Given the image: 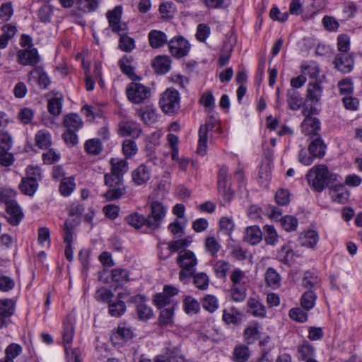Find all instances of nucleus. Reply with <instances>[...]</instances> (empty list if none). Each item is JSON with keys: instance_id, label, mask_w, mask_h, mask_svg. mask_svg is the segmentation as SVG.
I'll return each instance as SVG.
<instances>
[{"instance_id": "obj_59", "label": "nucleus", "mask_w": 362, "mask_h": 362, "mask_svg": "<svg viewBox=\"0 0 362 362\" xmlns=\"http://www.w3.org/2000/svg\"><path fill=\"white\" fill-rule=\"evenodd\" d=\"M231 298L234 301L242 302L246 298V288L245 286H232L230 288Z\"/></svg>"}, {"instance_id": "obj_45", "label": "nucleus", "mask_w": 362, "mask_h": 362, "mask_svg": "<svg viewBox=\"0 0 362 362\" xmlns=\"http://www.w3.org/2000/svg\"><path fill=\"white\" fill-rule=\"evenodd\" d=\"M76 5L83 12H92L98 7L99 0H76Z\"/></svg>"}, {"instance_id": "obj_7", "label": "nucleus", "mask_w": 362, "mask_h": 362, "mask_svg": "<svg viewBox=\"0 0 362 362\" xmlns=\"http://www.w3.org/2000/svg\"><path fill=\"white\" fill-rule=\"evenodd\" d=\"M216 122V118L213 116H211L206 120L205 124L201 125L199 127L197 153L202 156H204L206 154L208 132L214 128Z\"/></svg>"}, {"instance_id": "obj_57", "label": "nucleus", "mask_w": 362, "mask_h": 362, "mask_svg": "<svg viewBox=\"0 0 362 362\" xmlns=\"http://www.w3.org/2000/svg\"><path fill=\"white\" fill-rule=\"evenodd\" d=\"M230 280L233 286H244L245 284V273L240 269H235L232 271L230 274Z\"/></svg>"}, {"instance_id": "obj_63", "label": "nucleus", "mask_w": 362, "mask_h": 362, "mask_svg": "<svg viewBox=\"0 0 362 362\" xmlns=\"http://www.w3.org/2000/svg\"><path fill=\"white\" fill-rule=\"evenodd\" d=\"M289 317L298 322H305L308 320V314L300 308H293L289 311Z\"/></svg>"}, {"instance_id": "obj_47", "label": "nucleus", "mask_w": 362, "mask_h": 362, "mask_svg": "<svg viewBox=\"0 0 362 362\" xmlns=\"http://www.w3.org/2000/svg\"><path fill=\"white\" fill-rule=\"evenodd\" d=\"M183 305L184 310L187 314H196L200 309L199 303L192 296H187L183 300Z\"/></svg>"}, {"instance_id": "obj_33", "label": "nucleus", "mask_w": 362, "mask_h": 362, "mask_svg": "<svg viewBox=\"0 0 362 362\" xmlns=\"http://www.w3.org/2000/svg\"><path fill=\"white\" fill-rule=\"evenodd\" d=\"M39 187V182L22 177L21 182L19 185V189L21 192L28 196H33L37 192Z\"/></svg>"}, {"instance_id": "obj_62", "label": "nucleus", "mask_w": 362, "mask_h": 362, "mask_svg": "<svg viewBox=\"0 0 362 362\" xmlns=\"http://www.w3.org/2000/svg\"><path fill=\"white\" fill-rule=\"evenodd\" d=\"M258 328L256 326H249L244 332V339L247 344H251L255 341L258 337Z\"/></svg>"}, {"instance_id": "obj_35", "label": "nucleus", "mask_w": 362, "mask_h": 362, "mask_svg": "<svg viewBox=\"0 0 362 362\" xmlns=\"http://www.w3.org/2000/svg\"><path fill=\"white\" fill-rule=\"evenodd\" d=\"M317 294L313 290L305 291L300 298V305L306 310H311L315 305Z\"/></svg>"}, {"instance_id": "obj_36", "label": "nucleus", "mask_w": 362, "mask_h": 362, "mask_svg": "<svg viewBox=\"0 0 362 362\" xmlns=\"http://www.w3.org/2000/svg\"><path fill=\"white\" fill-rule=\"evenodd\" d=\"M174 308L175 304H173L160 311L158 320L161 326L165 327L173 323Z\"/></svg>"}, {"instance_id": "obj_25", "label": "nucleus", "mask_w": 362, "mask_h": 362, "mask_svg": "<svg viewBox=\"0 0 362 362\" xmlns=\"http://www.w3.org/2000/svg\"><path fill=\"white\" fill-rule=\"evenodd\" d=\"M300 245L307 247H314L319 240V235L317 231L309 230L301 233L298 238Z\"/></svg>"}, {"instance_id": "obj_27", "label": "nucleus", "mask_w": 362, "mask_h": 362, "mask_svg": "<svg viewBox=\"0 0 362 362\" xmlns=\"http://www.w3.org/2000/svg\"><path fill=\"white\" fill-rule=\"evenodd\" d=\"M244 240L250 245H257L262 240V232L257 226H249L245 230Z\"/></svg>"}, {"instance_id": "obj_23", "label": "nucleus", "mask_w": 362, "mask_h": 362, "mask_svg": "<svg viewBox=\"0 0 362 362\" xmlns=\"http://www.w3.org/2000/svg\"><path fill=\"white\" fill-rule=\"evenodd\" d=\"M250 355V351L247 345L243 344H238L233 349L231 360L233 362H247Z\"/></svg>"}, {"instance_id": "obj_21", "label": "nucleus", "mask_w": 362, "mask_h": 362, "mask_svg": "<svg viewBox=\"0 0 362 362\" xmlns=\"http://www.w3.org/2000/svg\"><path fill=\"white\" fill-rule=\"evenodd\" d=\"M320 285V279L315 272L306 271L303 276L301 286L304 288L314 291Z\"/></svg>"}, {"instance_id": "obj_51", "label": "nucleus", "mask_w": 362, "mask_h": 362, "mask_svg": "<svg viewBox=\"0 0 362 362\" xmlns=\"http://www.w3.org/2000/svg\"><path fill=\"white\" fill-rule=\"evenodd\" d=\"M204 246L207 252L215 256L221 248V245L214 237L209 236L206 238Z\"/></svg>"}, {"instance_id": "obj_60", "label": "nucleus", "mask_w": 362, "mask_h": 362, "mask_svg": "<svg viewBox=\"0 0 362 362\" xmlns=\"http://www.w3.org/2000/svg\"><path fill=\"white\" fill-rule=\"evenodd\" d=\"M14 312V304L11 299L0 300V313L6 317H10Z\"/></svg>"}, {"instance_id": "obj_61", "label": "nucleus", "mask_w": 362, "mask_h": 362, "mask_svg": "<svg viewBox=\"0 0 362 362\" xmlns=\"http://www.w3.org/2000/svg\"><path fill=\"white\" fill-rule=\"evenodd\" d=\"M153 303L158 308H162L168 305L174 304L173 300L167 296L164 292L156 293L153 297Z\"/></svg>"}, {"instance_id": "obj_32", "label": "nucleus", "mask_w": 362, "mask_h": 362, "mask_svg": "<svg viewBox=\"0 0 362 362\" xmlns=\"http://www.w3.org/2000/svg\"><path fill=\"white\" fill-rule=\"evenodd\" d=\"M126 312L124 301L121 300H111L108 303V313L114 317H119Z\"/></svg>"}, {"instance_id": "obj_50", "label": "nucleus", "mask_w": 362, "mask_h": 362, "mask_svg": "<svg viewBox=\"0 0 362 362\" xmlns=\"http://www.w3.org/2000/svg\"><path fill=\"white\" fill-rule=\"evenodd\" d=\"M126 219L127 223L135 228H140L144 225L147 226V218L137 213L128 216Z\"/></svg>"}, {"instance_id": "obj_28", "label": "nucleus", "mask_w": 362, "mask_h": 362, "mask_svg": "<svg viewBox=\"0 0 362 362\" xmlns=\"http://www.w3.org/2000/svg\"><path fill=\"white\" fill-rule=\"evenodd\" d=\"M227 173L228 170L226 168H222L219 170L218 173V191L221 194L226 200L229 201L232 197V193L229 189H227Z\"/></svg>"}, {"instance_id": "obj_26", "label": "nucleus", "mask_w": 362, "mask_h": 362, "mask_svg": "<svg viewBox=\"0 0 362 362\" xmlns=\"http://www.w3.org/2000/svg\"><path fill=\"white\" fill-rule=\"evenodd\" d=\"M247 312L255 317H264L266 316L265 306L257 299L250 298L247 303Z\"/></svg>"}, {"instance_id": "obj_64", "label": "nucleus", "mask_w": 362, "mask_h": 362, "mask_svg": "<svg viewBox=\"0 0 362 362\" xmlns=\"http://www.w3.org/2000/svg\"><path fill=\"white\" fill-rule=\"evenodd\" d=\"M302 74L305 76L308 75L311 78H316L319 74L318 66L315 63L303 64L301 66Z\"/></svg>"}, {"instance_id": "obj_12", "label": "nucleus", "mask_w": 362, "mask_h": 362, "mask_svg": "<svg viewBox=\"0 0 362 362\" xmlns=\"http://www.w3.org/2000/svg\"><path fill=\"white\" fill-rule=\"evenodd\" d=\"M117 132L121 136L138 138L141 133V129L136 122L124 119L118 123Z\"/></svg>"}, {"instance_id": "obj_42", "label": "nucleus", "mask_w": 362, "mask_h": 362, "mask_svg": "<svg viewBox=\"0 0 362 362\" xmlns=\"http://www.w3.org/2000/svg\"><path fill=\"white\" fill-rule=\"evenodd\" d=\"M33 74L38 75V84L40 87L43 89L47 88L51 81L47 74L43 71V68L42 66H35L29 74L31 76Z\"/></svg>"}, {"instance_id": "obj_9", "label": "nucleus", "mask_w": 362, "mask_h": 362, "mask_svg": "<svg viewBox=\"0 0 362 362\" xmlns=\"http://www.w3.org/2000/svg\"><path fill=\"white\" fill-rule=\"evenodd\" d=\"M122 12V6H117L106 14L110 28L118 35H122V32H125L127 29V24L121 21Z\"/></svg>"}, {"instance_id": "obj_38", "label": "nucleus", "mask_w": 362, "mask_h": 362, "mask_svg": "<svg viewBox=\"0 0 362 362\" xmlns=\"http://www.w3.org/2000/svg\"><path fill=\"white\" fill-rule=\"evenodd\" d=\"M223 320L226 324H236L240 320V313L235 307L223 310Z\"/></svg>"}, {"instance_id": "obj_22", "label": "nucleus", "mask_w": 362, "mask_h": 362, "mask_svg": "<svg viewBox=\"0 0 362 362\" xmlns=\"http://www.w3.org/2000/svg\"><path fill=\"white\" fill-rule=\"evenodd\" d=\"M148 38L150 46L153 49L160 48L168 42L165 33L158 30H151L148 35Z\"/></svg>"}, {"instance_id": "obj_54", "label": "nucleus", "mask_w": 362, "mask_h": 362, "mask_svg": "<svg viewBox=\"0 0 362 362\" xmlns=\"http://www.w3.org/2000/svg\"><path fill=\"white\" fill-rule=\"evenodd\" d=\"M298 358L301 360L307 361L308 358H313L314 354L313 347L308 342H304L298 349Z\"/></svg>"}, {"instance_id": "obj_52", "label": "nucleus", "mask_w": 362, "mask_h": 362, "mask_svg": "<svg viewBox=\"0 0 362 362\" xmlns=\"http://www.w3.org/2000/svg\"><path fill=\"white\" fill-rule=\"evenodd\" d=\"M27 179H30L37 182L42 179V170L36 165H28L25 170V176Z\"/></svg>"}, {"instance_id": "obj_1", "label": "nucleus", "mask_w": 362, "mask_h": 362, "mask_svg": "<svg viewBox=\"0 0 362 362\" xmlns=\"http://www.w3.org/2000/svg\"><path fill=\"white\" fill-rule=\"evenodd\" d=\"M306 177L315 192H322L331 182L337 180V175L329 171L326 165L320 164L310 168Z\"/></svg>"}, {"instance_id": "obj_6", "label": "nucleus", "mask_w": 362, "mask_h": 362, "mask_svg": "<svg viewBox=\"0 0 362 362\" xmlns=\"http://www.w3.org/2000/svg\"><path fill=\"white\" fill-rule=\"evenodd\" d=\"M126 94L129 101L139 104L151 97V89L140 83L132 82L127 86Z\"/></svg>"}, {"instance_id": "obj_37", "label": "nucleus", "mask_w": 362, "mask_h": 362, "mask_svg": "<svg viewBox=\"0 0 362 362\" xmlns=\"http://www.w3.org/2000/svg\"><path fill=\"white\" fill-rule=\"evenodd\" d=\"M265 280L267 285L273 288H277L281 285V277L279 274L272 267L267 269Z\"/></svg>"}, {"instance_id": "obj_15", "label": "nucleus", "mask_w": 362, "mask_h": 362, "mask_svg": "<svg viewBox=\"0 0 362 362\" xmlns=\"http://www.w3.org/2000/svg\"><path fill=\"white\" fill-rule=\"evenodd\" d=\"M334 64L339 71L347 74L353 69L354 61L349 54L339 53L336 55Z\"/></svg>"}, {"instance_id": "obj_5", "label": "nucleus", "mask_w": 362, "mask_h": 362, "mask_svg": "<svg viewBox=\"0 0 362 362\" xmlns=\"http://www.w3.org/2000/svg\"><path fill=\"white\" fill-rule=\"evenodd\" d=\"M180 94L174 88H168L159 101L162 110L166 114H174L180 109Z\"/></svg>"}, {"instance_id": "obj_40", "label": "nucleus", "mask_w": 362, "mask_h": 362, "mask_svg": "<svg viewBox=\"0 0 362 362\" xmlns=\"http://www.w3.org/2000/svg\"><path fill=\"white\" fill-rule=\"evenodd\" d=\"M122 153L126 158H131L138 152V147L134 140L125 139L122 142Z\"/></svg>"}, {"instance_id": "obj_19", "label": "nucleus", "mask_w": 362, "mask_h": 362, "mask_svg": "<svg viewBox=\"0 0 362 362\" xmlns=\"http://www.w3.org/2000/svg\"><path fill=\"white\" fill-rule=\"evenodd\" d=\"M329 194L333 202L345 204L349 197V192L346 189L344 185H335L330 187Z\"/></svg>"}, {"instance_id": "obj_55", "label": "nucleus", "mask_w": 362, "mask_h": 362, "mask_svg": "<svg viewBox=\"0 0 362 362\" xmlns=\"http://www.w3.org/2000/svg\"><path fill=\"white\" fill-rule=\"evenodd\" d=\"M125 32H122L120 35L119 46L122 51L131 52L134 47V40L133 38L125 35Z\"/></svg>"}, {"instance_id": "obj_48", "label": "nucleus", "mask_w": 362, "mask_h": 362, "mask_svg": "<svg viewBox=\"0 0 362 362\" xmlns=\"http://www.w3.org/2000/svg\"><path fill=\"white\" fill-rule=\"evenodd\" d=\"M63 98L55 97L48 100L47 108L49 112L54 116H57L61 114L62 108Z\"/></svg>"}, {"instance_id": "obj_11", "label": "nucleus", "mask_w": 362, "mask_h": 362, "mask_svg": "<svg viewBox=\"0 0 362 362\" xmlns=\"http://www.w3.org/2000/svg\"><path fill=\"white\" fill-rule=\"evenodd\" d=\"M17 61L23 66H32L34 68L38 66L37 64L41 60L36 48L20 49L17 52Z\"/></svg>"}, {"instance_id": "obj_39", "label": "nucleus", "mask_w": 362, "mask_h": 362, "mask_svg": "<svg viewBox=\"0 0 362 362\" xmlns=\"http://www.w3.org/2000/svg\"><path fill=\"white\" fill-rule=\"evenodd\" d=\"M36 145L40 148H47L52 144L51 135L46 130L38 131L35 135Z\"/></svg>"}, {"instance_id": "obj_29", "label": "nucleus", "mask_w": 362, "mask_h": 362, "mask_svg": "<svg viewBox=\"0 0 362 362\" xmlns=\"http://www.w3.org/2000/svg\"><path fill=\"white\" fill-rule=\"evenodd\" d=\"M171 60L168 56H158L152 62L155 71L160 74H164L170 69Z\"/></svg>"}, {"instance_id": "obj_17", "label": "nucleus", "mask_w": 362, "mask_h": 362, "mask_svg": "<svg viewBox=\"0 0 362 362\" xmlns=\"http://www.w3.org/2000/svg\"><path fill=\"white\" fill-rule=\"evenodd\" d=\"M110 163L112 165L111 172L105 175L112 176L115 178L124 179L123 176L128 170V163L127 160L124 159L112 158Z\"/></svg>"}, {"instance_id": "obj_34", "label": "nucleus", "mask_w": 362, "mask_h": 362, "mask_svg": "<svg viewBox=\"0 0 362 362\" xmlns=\"http://www.w3.org/2000/svg\"><path fill=\"white\" fill-rule=\"evenodd\" d=\"M287 103L291 110H298L302 107L303 101L298 91L291 89L287 91Z\"/></svg>"}, {"instance_id": "obj_14", "label": "nucleus", "mask_w": 362, "mask_h": 362, "mask_svg": "<svg viewBox=\"0 0 362 362\" xmlns=\"http://www.w3.org/2000/svg\"><path fill=\"white\" fill-rule=\"evenodd\" d=\"M308 151L310 155L317 158H322L326 153L327 146L320 135H314L310 137Z\"/></svg>"}, {"instance_id": "obj_46", "label": "nucleus", "mask_w": 362, "mask_h": 362, "mask_svg": "<svg viewBox=\"0 0 362 362\" xmlns=\"http://www.w3.org/2000/svg\"><path fill=\"white\" fill-rule=\"evenodd\" d=\"M84 148L88 154L94 156L100 154L103 149L102 144L98 139H91L86 141Z\"/></svg>"}, {"instance_id": "obj_53", "label": "nucleus", "mask_w": 362, "mask_h": 362, "mask_svg": "<svg viewBox=\"0 0 362 362\" xmlns=\"http://www.w3.org/2000/svg\"><path fill=\"white\" fill-rule=\"evenodd\" d=\"M281 226L286 231L296 230L298 227V219L293 216H285L280 218Z\"/></svg>"}, {"instance_id": "obj_58", "label": "nucleus", "mask_w": 362, "mask_h": 362, "mask_svg": "<svg viewBox=\"0 0 362 362\" xmlns=\"http://www.w3.org/2000/svg\"><path fill=\"white\" fill-rule=\"evenodd\" d=\"M230 264L228 262L219 260L214 265V269L216 277L223 279L226 276L227 272L229 270Z\"/></svg>"}, {"instance_id": "obj_43", "label": "nucleus", "mask_w": 362, "mask_h": 362, "mask_svg": "<svg viewBox=\"0 0 362 362\" xmlns=\"http://www.w3.org/2000/svg\"><path fill=\"white\" fill-rule=\"evenodd\" d=\"M203 308L212 313L218 308V301L217 298L213 295H206L202 300Z\"/></svg>"}, {"instance_id": "obj_8", "label": "nucleus", "mask_w": 362, "mask_h": 362, "mask_svg": "<svg viewBox=\"0 0 362 362\" xmlns=\"http://www.w3.org/2000/svg\"><path fill=\"white\" fill-rule=\"evenodd\" d=\"M170 54L176 58L187 56L190 50L189 42L182 36L175 37L168 42Z\"/></svg>"}, {"instance_id": "obj_2", "label": "nucleus", "mask_w": 362, "mask_h": 362, "mask_svg": "<svg viewBox=\"0 0 362 362\" xmlns=\"http://www.w3.org/2000/svg\"><path fill=\"white\" fill-rule=\"evenodd\" d=\"M177 263L182 269L179 273V279L184 284H187L195 272L198 259L192 251L182 250L178 253Z\"/></svg>"}, {"instance_id": "obj_41", "label": "nucleus", "mask_w": 362, "mask_h": 362, "mask_svg": "<svg viewBox=\"0 0 362 362\" xmlns=\"http://www.w3.org/2000/svg\"><path fill=\"white\" fill-rule=\"evenodd\" d=\"M132 62V57L125 55L119 61V64L122 73L127 75L131 79L134 80L136 75L132 66H131Z\"/></svg>"}, {"instance_id": "obj_31", "label": "nucleus", "mask_w": 362, "mask_h": 362, "mask_svg": "<svg viewBox=\"0 0 362 362\" xmlns=\"http://www.w3.org/2000/svg\"><path fill=\"white\" fill-rule=\"evenodd\" d=\"M322 94V88L319 81L310 82L308 85L307 97L312 102H318Z\"/></svg>"}, {"instance_id": "obj_30", "label": "nucleus", "mask_w": 362, "mask_h": 362, "mask_svg": "<svg viewBox=\"0 0 362 362\" xmlns=\"http://www.w3.org/2000/svg\"><path fill=\"white\" fill-rule=\"evenodd\" d=\"M138 114L141 120L148 125L155 123L158 119L156 110L151 106L140 108Z\"/></svg>"}, {"instance_id": "obj_13", "label": "nucleus", "mask_w": 362, "mask_h": 362, "mask_svg": "<svg viewBox=\"0 0 362 362\" xmlns=\"http://www.w3.org/2000/svg\"><path fill=\"white\" fill-rule=\"evenodd\" d=\"M145 297L141 295H136L129 298V302L136 303V313L138 318L140 320L146 321L149 320L153 315V311L151 307L148 306L145 303Z\"/></svg>"}, {"instance_id": "obj_56", "label": "nucleus", "mask_w": 362, "mask_h": 362, "mask_svg": "<svg viewBox=\"0 0 362 362\" xmlns=\"http://www.w3.org/2000/svg\"><path fill=\"white\" fill-rule=\"evenodd\" d=\"M264 230L265 233V242L269 245H275L278 241L279 237L274 227L271 225H266L264 226Z\"/></svg>"}, {"instance_id": "obj_10", "label": "nucleus", "mask_w": 362, "mask_h": 362, "mask_svg": "<svg viewBox=\"0 0 362 362\" xmlns=\"http://www.w3.org/2000/svg\"><path fill=\"white\" fill-rule=\"evenodd\" d=\"M151 211L147 218V226L151 228H158L166 214V209L159 202H153L151 204Z\"/></svg>"}, {"instance_id": "obj_24", "label": "nucleus", "mask_w": 362, "mask_h": 362, "mask_svg": "<svg viewBox=\"0 0 362 362\" xmlns=\"http://www.w3.org/2000/svg\"><path fill=\"white\" fill-rule=\"evenodd\" d=\"M63 124L67 130L78 131L82 128L83 122L78 114L70 113L64 116Z\"/></svg>"}, {"instance_id": "obj_16", "label": "nucleus", "mask_w": 362, "mask_h": 362, "mask_svg": "<svg viewBox=\"0 0 362 362\" xmlns=\"http://www.w3.org/2000/svg\"><path fill=\"white\" fill-rule=\"evenodd\" d=\"M6 213V220L12 226H18L23 218V213L16 202H8Z\"/></svg>"}, {"instance_id": "obj_44", "label": "nucleus", "mask_w": 362, "mask_h": 362, "mask_svg": "<svg viewBox=\"0 0 362 362\" xmlns=\"http://www.w3.org/2000/svg\"><path fill=\"white\" fill-rule=\"evenodd\" d=\"M193 284L199 290H206L209 284V278L208 275L204 272H199L194 274Z\"/></svg>"}, {"instance_id": "obj_18", "label": "nucleus", "mask_w": 362, "mask_h": 362, "mask_svg": "<svg viewBox=\"0 0 362 362\" xmlns=\"http://www.w3.org/2000/svg\"><path fill=\"white\" fill-rule=\"evenodd\" d=\"M320 129V122L317 117L307 116L302 122V132L310 137L314 135H320L318 132Z\"/></svg>"}, {"instance_id": "obj_20", "label": "nucleus", "mask_w": 362, "mask_h": 362, "mask_svg": "<svg viewBox=\"0 0 362 362\" xmlns=\"http://www.w3.org/2000/svg\"><path fill=\"white\" fill-rule=\"evenodd\" d=\"M132 180L137 185L147 182L151 177V170L146 164L140 165L132 174Z\"/></svg>"}, {"instance_id": "obj_3", "label": "nucleus", "mask_w": 362, "mask_h": 362, "mask_svg": "<svg viewBox=\"0 0 362 362\" xmlns=\"http://www.w3.org/2000/svg\"><path fill=\"white\" fill-rule=\"evenodd\" d=\"M74 318L71 315H68L64 321L62 337L66 355V361L82 362L80 358V351L78 349H74L71 351V353H69V351L74 336Z\"/></svg>"}, {"instance_id": "obj_49", "label": "nucleus", "mask_w": 362, "mask_h": 362, "mask_svg": "<svg viewBox=\"0 0 362 362\" xmlns=\"http://www.w3.org/2000/svg\"><path fill=\"white\" fill-rule=\"evenodd\" d=\"M186 222H182L178 218H176L173 223L168 226L169 231L176 238H180L185 234V227Z\"/></svg>"}, {"instance_id": "obj_4", "label": "nucleus", "mask_w": 362, "mask_h": 362, "mask_svg": "<svg viewBox=\"0 0 362 362\" xmlns=\"http://www.w3.org/2000/svg\"><path fill=\"white\" fill-rule=\"evenodd\" d=\"M105 185L108 189L104 193V197L107 201H114L121 198L126 193V188L124 185V179L112 177V176L105 175Z\"/></svg>"}]
</instances>
